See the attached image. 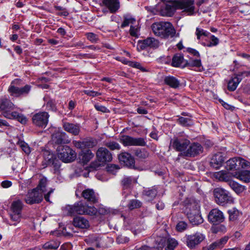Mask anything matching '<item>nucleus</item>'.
<instances>
[{
	"label": "nucleus",
	"mask_w": 250,
	"mask_h": 250,
	"mask_svg": "<svg viewBox=\"0 0 250 250\" xmlns=\"http://www.w3.org/2000/svg\"><path fill=\"white\" fill-rule=\"evenodd\" d=\"M57 151L58 158L65 163L71 162L76 157L75 152L67 146H59Z\"/></svg>",
	"instance_id": "4"
},
{
	"label": "nucleus",
	"mask_w": 250,
	"mask_h": 250,
	"mask_svg": "<svg viewBox=\"0 0 250 250\" xmlns=\"http://www.w3.org/2000/svg\"><path fill=\"white\" fill-rule=\"evenodd\" d=\"M8 91L11 96L16 97H20V87L18 86H9Z\"/></svg>",
	"instance_id": "44"
},
{
	"label": "nucleus",
	"mask_w": 250,
	"mask_h": 250,
	"mask_svg": "<svg viewBox=\"0 0 250 250\" xmlns=\"http://www.w3.org/2000/svg\"><path fill=\"white\" fill-rule=\"evenodd\" d=\"M94 156V154L90 149L82 151L79 154V158L83 164H86Z\"/></svg>",
	"instance_id": "27"
},
{
	"label": "nucleus",
	"mask_w": 250,
	"mask_h": 250,
	"mask_svg": "<svg viewBox=\"0 0 250 250\" xmlns=\"http://www.w3.org/2000/svg\"><path fill=\"white\" fill-rule=\"evenodd\" d=\"M18 144L26 154H28L30 153V148L25 142L23 141H19L18 142Z\"/></svg>",
	"instance_id": "48"
},
{
	"label": "nucleus",
	"mask_w": 250,
	"mask_h": 250,
	"mask_svg": "<svg viewBox=\"0 0 250 250\" xmlns=\"http://www.w3.org/2000/svg\"><path fill=\"white\" fill-rule=\"evenodd\" d=\"M128 64H129V65H130V66H132L133 67L139 69L143 71H146L145 69H144L142 66L141 64L140 63H139V62H129Z\"/></svg>",
	"instance_id": "57"
},
{
	"label": "nucleus",
	"mask_w": 250,
	"mask_h": 250,
	"mask_svg": "<svg viewBox=\"0 0 250 250\" xmlns=\"http://www.w3.org/2000/svg\"><path fill=\"white\" fill-rule=\"evenodd\" d=\"M119 140L125 146H144L146 145V142L144 138H135L127 135H122L119 136Z\"/></svg>",
	"instance_id": "6"
},
{
	"label": "nucleus",
	"mask_w": 250,
	"mask_h": 250,
	"mask_svg": "<svg viewBox=\"0 0 250 250\" xmlns=\"http://www.w3.org/2000/svg\"><path fill=\"white\" fill-rule=\"evenodd\" d=\"M104 145L112 150H119L121 148V146L116 142L108 141L104 143Z\"/></svg>",
	"instance_id": "40"
},
{
	"label": "nucleus",
	"mask_w": 250,
	"mask_h": 250,
	"mask_svg": "<svg viewBox=\"0 0 250 250\" xmlns=\"http://www.w3.org/2000/svg\"><path fill=\"white\" fill-rule=\"evenodd\" d=\"M118 158L121 163L127 167L133 166L135 163L134 158L129 153L127 152L121 153L119 155Z\"/></svg>",
	"instance_id": "20"
},
{
	"label": "nucleus",
	"mask_w": 250,
	"mask_h": 250,
	"mask_svg": "<svg viewBox=\"0 0 250 250\" xmlns=\"http://www.w3.org/2000/svg\"><path fill=\"white\" fill-rule=\"evenodd\" d=\"M187 60L184 59V56L181 54H176L172 58L171 65L173 67H186Z\"/></svg>",
	"instance_id": "21"
},
{
	"label": "nucleus",
	"mask_w": 250,
	"mask_h": 250,
	"mask_svg": "<svg viewBox=\"0 0 250 250\" xmlns=\"http://www.w3.org/2000/svg\"><path fill=\"white\" fill-rule=\"evenodd\" d=\"M234 176L243 182H250V171L249 170H243L235 172Z\"/></svg>",
	"instance_id": "30"
},
{
	"label": "nucleus",
	"mask_w": 250,
	"mask_h": 250,
	"mask_svg": "<svg viewBox=\"0 0 250 250\" xmlns=\"http://www.w3.org/2000/svg\"><path fill=\"white\" fill-rule=\"evenodd\" d=\"M21 214L12 212V213L11 214V218L13 221L16 222L14 223L13 225H16L17 223L19 222L21 220Z\"/></svg>",
	"instance_id": "55"
},
{
	"label": "nucleus",
	"mask_w": 250,
	"mask_h": 250,
	"mask_svg": "<svg viewBox=\"0 0 250 250\" xmlns=\"http://www.w3.org/2000/svg\"><path fill=\"white\" fill-rule=\"evenodd\" d=\"M195 34L197 36V39L198 40H200L202 36L208 37L210 35V33L202 28L197 27L196 29Z\"/></svg>",
	"instance_id": "42"
},
{
	"label": "nucleus",
	"mask_w": 250,
	"mask_h": 250,
	"mask_svg": "<svg viewBox=\"0 0 250 250\" xmlns=\"http://www.w3.org/2000/svg\"><path fill=\"white\" fill-rule=\"evenodd\" d=\"M186 66L191 67H196L198 68L199 71H201L202 68L201 61L200 59L193 60L190 61L189 62L187 61Z\"/></svg>",
	"instance_id": "38"
},
{
	"label": "nucleus",
	"mask_w": 250,
	"mask_h": 250,
	"mask_svg": "<svg viewBox=\"0 0 250 250\" xmlns=\"http://www.w3.org/2000/svg\"><path fill=\"white\" fill-rule=\"evenodd\" d=\"M229 185L231 189L237 194L242 193L245 189L244 186H243L233 181L230 180L229 182Z\"/></svg>",
	"instance_id": "34"
},
{
	"label": "nucleus",
	"mask_w": 250,
	"mask_h": 250,
	"mask_svg": "<svg viewBox=\"0 0 250 250\" xmlns=\"http://www.w3.org/2000/svg\"><path fill=\"white\" fill-rule=\"evenodd\" d=\"M238 164L242 168L250 167V162L240 157L238 158Z\"/></svg>",
	"instance_id": "47"
},
{
	"label": "nucleus",
	"mask_w": 250,
	"mask_h": 250,
	"mask_svg": "<svg viewBox=\"0 0 250 250\" xmlns=\"http://www.w3.org/2000/svg\"><path fill=\"white\" fill-rule=\"evenodd\" d=\"M98 160L103 163L109 162L112 159V156L110 151L105 147H101L98 148L96 153Z\"/></svg>",
	"instance_id": "17"
},
{
	"label": "nucleus",
	"mask_w": 250,
	"mask_h": 250,
	"mask_svg": "<svg viewBox=\"0 0 250 250\" xmlns=\"http://www.w3.org/2000/svg\"><path fill=\"white\" fill-rule=\"evenodd\" d=\"M189 144L190 141L182 137L174 138L170 141V145L172 147L178 151H186Z\"/></svg>",
	"instance_id": "13"
},
{
	"label": "nucleus",
	"mask_w": 250,
	"mask_h": 250,
	"mask_svg": "<svg viewBox=\"0 0 250 250\" xmlns=\"http://www.w3.org/2000/svg\"><path fill=\"white\" fill-rule=\"evenodd\" d=\"M82 195L85 200L89 202L94 203L96 202L98 200L95 192L92 189L87 188L84 190L82 192Z\"/></svg>",
	"instance_id": "22"
},
{
	"label": "nucleus",
	"mask_w": 250,
	"mask_h": 250,
	"mask_svg": "<svg viewBox=\"0 0 250 250\" xmlns=\"http://www.w3.org/2000/svg\"><path fill=\"white\" fill-rule=\"evenodd\" d=\"M178 243L177 240L173 238L168 239L167 240V246L168 248L174 249L178 245Z\"/></svg>",
	"instance_id": "53"
},
{
	"label": "nucleus",
	"mask_w": 250,
	"mask_h": 250,
	"mask_svg": "<svg viewBox=\"0 0 250 250\" xmlns=\"http://www.w3.org/2000/svg\"><path fill=\"white\" fill-rule=\"evenodd\" d=\"M106 169L108 172L114 173L115 170H117L119 169V167L115 165H111L108 166Z\"/></svg>",
	"instance_id": "62"
},
{
	"label": "nucleus",
	"mask_w": 250,
	"mask_h": 250,
	"mask_svg": "<svg viewBox=\"0 0 250 250\" xmlns=\"http://www.w3.org/2000/svg\"><path fill=\"white\" fill-rule=\"evenodd\" d=\"M186 211L189 221L193 225H198L203 222V219L200 214L199 206L198 204L190 205Z\"/></svg>",
	"instance_id": "5"
},
{
	"label": "nucleus",
	"mask_w": 250,
	"mask_h": 250,
	"mask_svg": "<svg viewBox=\"0 0 250 250\" xmlns=\"http://www.w3.org/2000/svg\"><path fill=\"white\" fill-rule=\"evenodd\" d=\"M31 86L30 85L26 84L23 87L20 88V96H26L30 92Z\"/></svg>",
	"instance_id": "46"
},
{
	"label": "nucleus",
	"mask_w": 250,
	"mask_h": 250,
	"mask_svg": "<svg viewBox=\"0 0 250 250\" xmlns=\"http://www.w3.org/2000/svg\"><path fill=\"white\" fill-rule=\"evenodd\" d=\"M224 162V156L222 153L217 152L213 154L210 161V167L215 168H219Z\"/></svg>",
	"instance_id": "18"
},
{
	"label": "nucleus",
	"mask_w": 250,
	"mask_h": 250,
	"mask_svg": "<svg viewBox=\"0 0 250 250\" xmlns=\"http://www.w3.org/2000/svg\"><path fill=\"white\" fill-rule=\"evenodd\" d=\"M205 238V235L199 232L194 234L186 235L183 238L187 246L190 249H194L200 244Z\"/></svg>",
	"instance_id": "7"
},
{
	"label": "nucleus",
	"mask_w": 250,
	"mask_h": 250,
	"mask_svg": "<svg viewBox=\"0 0 250 250\" xmlns=\"http://www.w3.org/2000/svg\"><path fill=\"white\" fill-rule=\"evenodd\" d=\"M135 21V20L133 18H125L124 20V21L121 24V27L124 28L128 26L130 23H133Z\"/></svg>",
	"instance_id": "51"
},
{
	"label": "nucleus",
	"mask_w": 250,
	"mask_h": 250,
	"mask_svg": "<svg viewBox=\"0 0 250 250\" xmlns=\"http://www.w3.org/2000/svg\"><path fill=\"white\" fill-rule=\"evenodd\" d=\"M187 224L184 221H180L176 226L177 231L182 232L186 229Z\"/></svg>",
	"instance_id": "52"
},
{
	"label": "nucleus",
	"mask_w": 250,
	"mask_h": 250,
	"mask_svg": "<svg viewBox=\"0 0 250 250\" xmlns=\"http://www.w3.org/2000/svg\"><path fill=\"white\" fill-rule=\"evenodd\" d=\"M95 108L97 110L104 113L109 112V110L106 107L101 105L95 104Z\"/></svg>",
	"instance_id": "60"
},
{
	"label": "nucleus",
	"mask_w": 250,
	"mask_h": 250,
	"mask_svg": "<svg viewBox=\"0 0 250 250\" xmlns=\"http://www.w3.org/2000/svg\"><path fill=\"white\" fill-rule=\"evenodd\" d=\"M17 120L22 124H25L27 122V118L22 114H19Z\"/></svg>",
	"instance_id": "63"
},
{
	"label": "nucleus",
	"mask_w": 250,
	"mask_h": 250,
	"mask_svg": "<svg viewBox=\"0 0 250 250\" xmlns=\"http://www.w3.org/2000/svg\"><path fill=\"white\" fill-rule=\"evenodd\" d=\"M59 246L60 243L59 242L54 240H51L47 242L44 244H43L42 248L44 249H48L49 250H56L59 248Z\"/></svg>",
	"instance_id": "36"
},
{
	"label": "nucleus",
	"mask_w": 250,
	"mask_h": 250,
	"mask_svg": "<svg viewBox=\"0 0 250 250\" xmlns=\"http://www.w3.org/2000/svg\"><path fill=\"white\" fill-rule=\"evenodd\" d=\"M137 182V179L132 177H125L122 181V185L124 189L129 188L133 184Z\"/></svg>",
	"instance_id": "32"
},
{
	"label": "nucleus",
	"mask_w": 250,
	"mask_h": 250,
	"mask_svg": "<svg viewBox=\"0 0 250 250\" xmlns=\"http://www.w3.org/2000/svg\"><path fill=\"white\" fill-rule=\"evenodd\" d=\"M203 147L198 143L191 144L188 148L183 152V155L185 157H194L203 152Z\"/></svg>",
	"instance_id": "12"
},
{
	"label": "nucleus",
	"mask_w": 250,
	"mask_h": 250,
	"mask_svg": "<svg viewBox=\"0 0 250 250\" xmlns=\"http://www.w3.org/2000/svg\"><path fill=\"white\" fill-rule=\"evenodd\" d=\"M102 3L107 8L111 13H116L120 6L119 0H102Z\"/></svg>",
	"instance_id": "19"
},
{
	"label": "nucleus",
	"mask_w": 250,
	"mask_h": 250,
	"mask_svg": "<svg viewBox=\"0 0 250 250\" xmlns=\"http://www.w3.org/2000/svg\"><path fill=\"white\" fill-rule=\"evenodd\" d=\"M143 194L148 200L153 199L157 194V190L154 188H149L144 191Z\"/></svg>",
	"instance_id": "37"
},
{
	"label": "nucleus",
	"mask_w": 250,
	"mask_h": 250,
	"mask_svg": "<svg viewBox=\"0 0 250 250\" xmlns=\"http://www.w3.org/2000/svg\"><path fill=\"white\" fill-rule=\"evenodd\" d=\"M138 48L144 50L147 47L157 48L159 46V42L154 38H147L144 40L138 42Z\"/></svg>",
	"instance_id": "14"
},
{
	"label": "nucleus",
	"mask_w": 250,
	"mask_h": 250,
	"mask_svg": "<svg viewBox=\"0 0 250 250\" xmlns=\"http://www.w3.org/2000/svg\"><path fill=\"white\" fill-rule=\"evenodd\" d=\"M63 213L67 215L86 214L94 216L97 214V209L94 207L88 206L82 201L76 202L73 205L66 206L63 209Z\"/></svg>",
	"instance_id": "1"
},
{
	"label": "nucleus",
	"mask_w": 250,
	"mask_h": 250,
	"mask_svg": "<svg viewBox=\"0 0 250 250\" xmlns=\"http://www.w3.org/2000/svg\"><path fill=\"white\" fill-rule=\"evenodd\" d=\"M49 115L46 112H40L34 114L32 117V122L35 125L45 128L48 122Z\"/></svg>",
	"instance_id": "9"
},
{
	"label": "nucleus",
	"mask_w": 250,
	"mask_h": 250,
	"mask_svg": "<svg viewBox=\"0 0 250 250\" xmlns=\"http://www.w3.org/2000/svg\"><path fill=\"white\" fill-rule=\"evenodd\" d=\"M2 114L3 116L6 118L10 119H17L20 114L17 112H12V113H10V112H3Z\"/></svg>",
	"instance_id": "49"
},
{
	"label": "nucleus",
	"mask_w": 250,
	"mask_h": 250,
	"mask_svg": "<svg viewBox=\"0 0 250 250\" xmlns=\"http://www.w3.org/2000/svg\"><path fill=\"white\" fill-rule=\"evenodd\" d=\"M210 39L211 40L210 42L208 43H206L205 42H203L202 44L204 46H207L208 47H210L212 46H216L218 44L219 42V39L216 37L215 36L211 35L210 36Z\"/></svg>",
	"instance_id": "41"
},
{
	"label": "nucleus",
	"mask_w": 250,
	"mask_h": 250,
	"mask_svg": "<svg viewBox=\"0 0 250 250\" xmlns=\"http://www.w3.org/2000/svg\"><path fill=\"white\" fill-rule=\"evenodd\" d=\"M14 104L8 99H5L0 101V110L3 112H8L14 109Z\"/></svg>",
	"instance_id": "26"
},
{
	"label": "nucleus",
	"mask_w": 250,
	"mask_h": 250,
	"mask_svg": "<svg viewBox=\"0 0 250 250\" xmlns=\"http://www.w3.org/2000/svg\"><path fill=\"white\" fill-rule=\"evenodd\" d=\"M47 180L46 178H42L40 179L39 185L38 187L36 188L39 189V191L40 190L41 192H43L45 191V187L47 184Z\"/></svg>",
	"instance_id": "45"
},
{
	"label": "nucleus",
	"mask_w": 250,
	"mask_h": 250,
	"mask_svg": "<svg viewBox=\"0 0 250 250\" xmlns=\"http://www.w3.org/2000/svg\"><path fill=\"white\" fill-rule=\"evenodd\" d=\"M142 203L139 200L137 199L130 200L128 204L127 207L130 210L139 208L142 206Z\"/></svg>",
	"instance_id": "39"
},
{
	"label": "nucleus",
	"mask_w": 250,
	"mask_h": 250,
	"mask_svg": "<svg viewBox=\"0 0 250 250\" xmlns=\"http://www.w3.org/2000/svg\"><path fill=\"white\" fill-rule=\"evenodd\" d=\"M238 166V158H233L227 161L226 167L228 170H232L235 169Z\"/></svg>",
	"instance_id": "35"
},
{
	"label": "nucleus",
	"mask_w": 250,
	"mask_h": 250,
	"mask_svg": "<svg viewBox=\"0 0 250 250\" xmlns=\"http://www.w3.org/2000/svg\"><path fill=\"white\" fill-rule=\"evenodd\" d=\"M229 216V220L234 221L237 219L239 212L237 210H229L228 211Z\"/></svg>",
	"instance_id": "50"
},
{
	"label": "nucleus",
	"mask_w": 250,
	"mask_h": 250,
	"mask_svg": "<svg viewBox=\"0 0 250 250\" xmlns=\"http://www.w3.org/2000/svg\"><path fill=\"white\" fill-rule=\"evenodd\" d=\"M151 29L154 34L161 38L168 39L173 37L176 31L169 22H156L151 25Z\"/></svg>",
	"instance_id": "2"
},
{
	"label": "nucleus",
	"mask_w": 250,
	"mask_h": 250,
	"mask_svg": "<svg viewBox=\"0 0 250 250\" xmlns=\"http://www.w3.org/2000/svg\"><path fill=\"white\" fill-rule=\"evenodd\" d=\"M214 177L216 179L220 181L228 182L230 181L229 174L226 171L221 170L214 174Z\"/></svg>",
	"instance_id": "31"
},
{
	"label": "nucleus",
	"mask_w": 250,
	"mask_h": 250,
	"mask_svg": "<svg viewBox=\"0 0 250 250\" xmlns=\"http://www.w3.org/2000/svg\"><path fill=\"white\" fill-rule=\"evenodd\" d=\"M84 93L87 95L92 97H96L101 95V93L92 90H84Z\"/></svg>",
	"instance_id": "59"
},
{
	"label": "nucleus",
	"mask_w": 250,
	"mask_h": 250,
	"mask_svg": "<svg viewBox=\"0 0 250 250\" xmlns=\"http://www.w3.org/2000/svg\"><path fill=\"white\" fill-rule=\"evenodd\" d=\"M66 136L65 132L58 130L52 134V141L56 144L61 145L65 143Z\"/></svg>",
	"instance_id": "24"
},
{
	"label": "nucleus",
	"mask_w": 250,
	"mask_h": 250,
	"mask_svg": "<svg viewBox=\"0 0 250 250\" xmlns=\"http://www.w3.org/2000/svg\"><path fill=\"white\" fill-rule=\"evenodd\" d=\"M176 9L177 7L176 1H169L161 5L160 13L162 16L171 17Z\"/></svg>",
	"instance_id": "10"
},
{
	"label": "nucleus",
	"mask_w": 250,
	"mask_h": 250,
	"mask_svg": "<svg viewBox=\"0 0 250 250\" xmlns=\"http://www.w3.org/2000/svg\"><path fill=\"white\" fill-rule=\"evenodd\" d=\"M63 127L66 131L74 135H78L80 131V126L78 124L64 123Z\"/></svg>",
	"instance_id": "23"
},
{
	"label": "nucleus",
	"mask_w": 250,
	"mask_h": 250,
	"mask_svg": "<svg viewBox=\"0 0 250 250\" xmlns=\"http://www.w3.org/2000/svg\"><path fill=\"white\" fill-rule=\"evenodd\" d=\"M178 123L183 126H190L192 124V121L189 118L181 117L178 119Z\"/></svg>",
	"instance_id": "43"
},
{
	"label": "nucleus",
	"mask_w": 250,
	"mask_h": 250,
	"mask_svg": "<svg viewBox=\"0 0 250 250\" xmlns=\"http://www.w3.org/2000/svg\"><path fill=\"white\" fill-rule=\"evenodd\" d=\"M242 79L239 78L237 76L232 78L228 83V88L229 91H234L238 84L241 81Z\"/></svg>",
	"instance_id": "33"
},
{
	"label": "nucleus",
	"mask_w": 250,
	"mask_h": 250,
	"mask_svg": "<svg viewBox=\"0 0 250 250\" xmlns=\"http://www.w3.org/2000/svg\"><path fill=\"white\" fill-rule=\"evenodd\" d=\"M73 225L81 229H87L89 227L88 221L83 217H76L73 221Z\"/></svg>",
	"instance_id": "25"
},
{
	"label": "nucleus",
	"mask_w": 250,
	"mask_h": 250,
	"mask_svg": "<svg viewBox=\"0 0 250 250\" xmlns=\"http://www.w3.org/2000/svg\"><path fill=\"white\" fill-rule=\"evenodd\" d=\"M164 81L166 84L173 88H177L180 85L179 81L172 76L165 77Z\"/></svg>",
	"instance_id": "28"
},
{
	"label": "nucleus",
	"mask_w": 250,
	"mask_h": 250,
	"mask_svg": "<svg viewBox=\"0 0 250 250\" xmlns=\"http://www.w3.org/2000/svg\"><path fill=\"white\" fill-rule=\"evenodd\" d=\"M23 204L20 199H16L11 204V210L13 213L21 214Z\"/></svg>",
	"instance_id": "29"
},
{
	"label": "nucleus",
	"mask_w": 250,
	"mask_h": 250,
	"mask_svg": "<svg viewBox=\"0 0 250 250\" xmlns=\"http://www.w3.org/2000/svg\"><path fill=\"white\" fill-rule=\"evenodd\" d=\"M100 162L94 161L92 162L90 165V168L92 170H96L101 166V164L100 163Z\"/></svg>",
	"instance_id": "58"
},
{
	"label": "nucleus",
	"mask_w": 250,
	"mask_h": 250,
	"mask_svg": "<svg viewBox=\"0 0 250 250\" xmlns=\"http://www.w3.org/2000/svg\"><path fill=\"white\" fill-rule=\"evenodd\" d=\"M208 221L213 225L223 222L224 216L223 212L218 208L212 209L208 215Z\"/></svg>",
	"instance_id": "15"
},
{
	"label": "nucleus",
	"mask_w": 250,
	"mask_h": 250,
	"mask_svg": "<svg viewBox=\"0 0 250 250\" xmlns=\"http://www.w3.org/2000/svg\"><path fill=\"white\" fill-rule=\"evenodd\" d=\"M129 241V238L126 236L122 235L118 236L116 238V242L118 244H123Z\"/></svg>",
	"instance_id": "56"
},
{
	"label": "nucleus",
	"mask_w": 250,
	"mask_h": 250,
	"mask_svg": "<svg viewBox=\"0 0 250 250\" xmlns=\"http://www.w3.org/2000/svg\"><path fill=\"white\" fill-rule=\"evenodd\" d=\"M177 9H185V11L188 13V15H192L193 14L194 7L193 0H181L176 1Z\"/></svg>",
	"instance_id": "16"
},
{
	"label": "nucleus",
	"mask_w": 250,
	"mask_h": 250,
	"mask_svg": "<svg viewBox=\"0 0 250 250\" xmlns=\"http://www.w3.org/2000/svg\"><path fill=\"white\" fill-rule=\"evenodd\" d=\"M43 199L42 193L37 188H34L29 191L26 195L24 201L26 203L30 205L38 204L42 202Z\"/></svg>",
	"instance_id": "8"
},
{
	"label": "nucleus",
	"mask_w": 250,
	"mask_h": 250,
	"mask_svg": "<svg viewBox=\"0 0 250 250\" xmlns=\"http://www.w3.org/2000/svg\"><path fill=\"white\" fill-rule=\"evenodd\" d=\"M130 34L133 37H138V29L135 26H131L129 30Z\"/></svg>",
	"instance_id": "61"
},
{
	"label": "nucleus",
	"mask_w": 250,
	"mask_h": 250,
	"mask_svg": "<svg viewBox=\"0 0 250 250\" xmlns=\"http://www.w3.org/2000/svg\"><path fill=\"white\" fill-rule=\"evenodd\" d=\"M213 194L215 202L220 206H226L234 202L233 198L230 193L223 188H215L213 190Z\"/></svg>",
	"instance_id": "3"
},
{
	"label": "nucleus",
	"mask_w": 250,
	"mask_h": 250,
	"mask_svg": "<svg viewBox=\"0 0 250 250\" xmlns=\"http://www.w3.org/2000/svg\"><path fill=\"white\" fill-rule=\"evenodd\" d=\"M73 143L75 147L81 149L82 151L88 150L97 145V140L93 138H86L79 141H75Z\"/></svg>",
	"instance_id": "11"
},
{
	"label": "nucleus",
	"mask_w": 250,
	"mask_h": 250,
	"mask_svg": "<svg viewBox=\"0 0 250 250\" xmlns=\"http://www.w3.org/2000/svg\"><path fill=\"white\" fill-rule=\"evenodd\" d=\"M87 39L92 42H96L98 41V36L93 33H88L86 34Z\"/></svg>",
	"instance_id": "54"
},
{
	"label": "nucleus",
	"mask_w": 250,
	"mask_h": 250,
	"mask_svg": "<svg viewBox=\"0 0 250 250\" xmlns=\"http://www.w3.org/2000/svg\"><path fill=\"white\" fill-rule=\"evenodd\" d=\"M72 246L70 243H65L61 246L60 250H70Z\"/></svg>",
	"instance_id": "64"
}]
</instances>
